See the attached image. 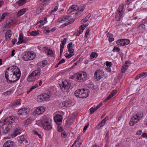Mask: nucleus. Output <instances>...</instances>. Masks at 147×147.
I'll use <instances>...</instances> for the list:
<instances>
[{
  "label": "nucleus",
  "instance_id": "nucleus-1",
  "mask_svg": "<svg viewBox=\"0 0 147 147\" xmlns=\"http://www.w3.org/2000/svg\"><path fill=\"white\" fill-rule=\"evenodd\" d=\"M76 77L75 79L76 81L79 82H84L88 79L87 74L86 72L83 71H80L75 74Z\"/></svg>",
  "mask_w": 147,
  "mask_h": 147
},
{
  "label": "nucleus",
  "instance_id": "nucleus-2",
  "mask_svg": "<svg viewBox=\"0 0 147 147\" xmlns=\"http://www.w3.org/2000/svg\"><path fill=\"white\" fill-rule=\"evenodd\" d=\"M88 90L86 89H81L76 90L74 94L75 96L81 98L87 97L88 95Z\"/></svg>",
  "mask_w": 147,
  "mask_h": 147
},
{
  "label": "nucleus",
  "instance_id": "nucleus-3",
  "mask_svg": "<svg viewBox=\"0 0 147 147\" xmlns=\"http://www.w3.org/2000/svg\"><path fill=\"white\" fill-rule=\"evenodd\" d=\"M36 57L35 54L33 52L26 51L23 54L22 59L24 61L31 60L34 59Z\"/></svg>",
  "mask_w": 147,
  "mask_h": 147
},
{
  "label": "nucleus",
  "instance_id": "nucleus-4",
  "mask_svg": "<svg viewBox=\"0 0 147 147\" xmlns=\"http://www.w3.org/2000/svg\"><path fill=\"white\" fill-rule=\"evenodd\" d=\"M41 70L38 67L36 70L33 71L29 76L27 80L29 81H32L33 79H36L37 77H39L40 74Z\"/></svg>",
  "mask_w": 147,
  "mask_h": 147
},
{
  "label": "nucleus",
  "instance_id": "nucleus-5",
  "mask_svg": "<svg viewBox=\"0 0 147 147\" xmlns=\"http://www.w3.org/2000/svg\"><path fill=\"white\" fill-rule=\"evenodd\" d=\"M18 69H20L16 66H12L11 67L10 71H6L5 72V76L6 80H8V77H11L13 74L16 73Z\"/></svg>",
  "mask_w": 147,
  "mask_h": 147
},
{
  "label": "nucleus",
  "instance_id": "nucleus-6",
  "mask_svg": "<svg viewBox=\"0 0 147 147\" xmlns=\"http://www.w3.org/2000/svg\"><path fill=\"white\" fill-rule=\"evenodd\" d=\"M18 71L13 74L11 77V80H6L8 84H12L17 81L20 78L21 75V72L20 69H18Z\"/></svg>",
  "mask_w": 147,
  "mask_h": 147
},
{
  "label": "nucleus",
  "instance_id": "nucleus-7",
  "mask_svg": "<svg viewBox=\"0 0 147 147\" xmlns=\"http://www.w3.org/2000/svg\"><path fill=\"white\" fill-rule=\"evenodd\" d=\"M59 85L63 92H69L68 90L71 86V84L69 82L66 80H63L62 84H60Z\"/></svg>",
  "mask_w": 147,
  "mask_h": 147
},
{
  "label": "nucleus",
  "instance_id": "nucleus-8",
  "mask_svg": "<svg viewBox=\"0 0 147 147\" xmlns=\"http://www.w3.org/2000/svg\"><path fill=\"white\" fill-rule=\"evenodd\" d=\"M50 96L49 93H43L38 95L37 97V100L38 102L47 101L49 98Z\"/></svg>",
  "mask_w": 147,
  "mask_h": 147
},
{
  "label": "nucleus",
  "instance_id": "nucleus-9",
  "mask_svg": "<svg viewBox=\"0 0 147 147\" xmlns=\"http://www.w3.org/2000/svg\"><path fill=\"white\" fill-rule=\"evenodd\" d=\"M71 17L70 16H65L64 18H61L58 19L60 23H61L62 21L65 20L67 19H69V20H68V23H65L63 24L61 26V27H63L69 24H70L74 22V20L72 18H69Z\"/></svg>",
  "mask_w": 147,
  "mask_h": 147
},
{
  "label": "nucleus",
  "instance_id": "nucleus-10",
  "mask_svg": "<svg viewBox=\"0 0 147 147\" xmlns=\"http://www.w3.org/2000/svg\"><path fill=\"white\" fill-rule=\"evenodd\" d=\"M71 17L70 16H65L64 18H61L58 19L60 23H61L62 21L65 20L67 19H69V20H68V23H65L63 24L61 26V27H63L69 24H70L74 22V20L72 18H69Z\"/></svg>",
  "mask_w": 147,
  "mask_h": 147
},
{
  "label": "nucleus",
  "instance_id": "nucleus-11",
  "mask_svg": "<svg viewBox=\"0 0 147 147\" xmlns=\"http://www.w3.org/2000/svg\"><path fill=\"white\" fill-rule=\"evenodd\" d=\"M94 78L97 80H100L104 76V71L100 69H98L95 71L94 74Z\"/></svg>",
  "mask_w": 147,
  "mask_h": 147
},
{
  "label": "nucleus",
  "instance_id": "nucleus-12",
  "mask_svg": "<svg viewBox=\"0 0 147 147\" xmlns=\"http://www.w3.org/2000/svg\"><path fill=\"white\" fill-rule=\"evenodd\" d=\"M41 124L45 130H49L52 128L51 123H49L48 121L43 120L42 121Z\"/></svg>",
  "mask_w": 147,
  "mask_h": 147
},
{
  "label": "nucleus",
  "instance_id": "nucleus-13",
  "mask_svg": "<svg viewBox=\"0 0 147 147\" xmlns=\"http://www.w3.org/2000/svg\"><path fill=\"white\" fill-rule=\"evenodd\" d=\"M130 40L128 39H120L116 42V43L118 45L123 46L128 45L130 43Z\"/></svg>",
  "mask_w": 147,
  "mask_h": 147
},
{
  "label": "nucleus",
  "instance_id": "nucleus-14",
  "mask_svg": "<svg viewBox=\"0 0 147 147\" xmlns=\"http://www.w3.org/2000/svg\"><path fill=\"white\" fill-rule=\"evenodd\" d=\"M63 117L59 115H56L54 117V121L57 125H60L62 123Z\"/></svg>",
  "mask_w": 147,
  "mask_h": 147
},
{
  "label": "nucleus",
  "instance_id": "nucleus-15",
  "mask_svg": "<svg viewBox=\"0 0 147 147\" xmlns=\"http://www.w3.org/2000/svg\"><path fill=\"white\" fill-rule=\"evenodd\" d=\"M13 116H10L5 119L4 120L3 124H10L12 125V123L14 122Z\"/></svg>",
  "mask_w": 147,
  "mask_h": 147
},
{
  "label": "nucleus",
  "instance_id": "nucleus-16",
  "mask_svg": "<svg viewBox=\"0 0 147 147\" xmlns=\"http://www.w3.org/2000/svg\"><path fill=\"white\" fill-rule=\"evenodd\" d=\"M139 120H140L138 118H137L135 115L131 117L129 124L130 125L133 126L137 123Z\"/></svg>",
  "mask_w": 147,
  "mask_h": 147
},
{
  "label": "nucleus",
  "instance_id": "nucleus-17",
  "mask_svg": "<svg viewBox=\"0 0 147 147\" xmlns=\"http://www.w3.org/2000/svg\"><path fill=\"white\" fill-rule=\"evenodd\" d=\"M45 111V109L44 107H38L34 110L33 113H35V114L40 115L42 114Z\"/></svg>",
  "mask_w": 147,
  "mask_h": 147
},
{
  "label": "nucleus",
  "instance_id": "nucleus-18",
  "mask_svg": "<svg viewBox=\"0 0 147 147\" xmlns=\"http://www.w3.org/2000/svg\"><path fill=\"white\" fill-rule=\"evenodd\" d=\"M67 39L66 38H64L63 40H61V44L60 46V55L61 56L64 49V47L65 44L67 41Z\"/></svg>",
  "mask_w": 147,
  "mask_h": 147
},
{
  "label": "nucleus",
  "instance_id": "nucleus-19",
  "mask_svg": "<svg viewBox=\"0 0 147 147\" xmlns=\"http://www.w3.org/2000/svg\"><path fill=\"white\" fill-rule=\"evenodd\" d=\"M12 125L10 124H7L3 131L4 134H5L9 133L10 130L11 129Z\"/></svg>",
  "mask_w": 147,
  "mask_h": 147
},
{
  "label": "nucleus",
  "instance_id": "nucleus-20",
  "mask_svg": "<svg viewBox=\"0 0 147 147\" xmlns=\"http://www.w3.org/2000/svg\"><path fill=\"white\" fill-rule=\"evenodd\" d=\"M13 143L12 141H7L4 143L3 147H13Z\"/></svg>",
  "mask_w": 147,
  "mask_h": 147
},
{
  "label": "nucleus",
  "instance_id": "nucleus-21",
  "mask_svg": "<svg viewBox=\"0 0 147 147\" xmlns=\"http://www.w3.org/2000/svg\"><path fill=\"white\" fill-rule=\"evenodd\" d=\"M138 31L139 33H142L145 30V25L144 24H141L138 27Z\"/></svg>",
  "mask_w": 147,
  "mask_h": 147
},
{
  "label": "nucleus",
  "instance_id": "nucleus-22",
  "mask_svg": "<svg viewBox=\"0 0 147 147\" xmlns=\"http://www.w3.org/2000/svg\"><path fill=\"white\" fill-rule=\"evenodd\" d=\"M28 9L26 8H23L20 9L18 12L16 16L17 17H19L25 13L27 11Z\"/></svg>",
  "mask_w": 147,
  "mask_h": 147
},
{
  "label": "nucleus",
  "instance_id": "nucleus-23",
  "mask_svg": "<svg viewBox=\"0 0 147 147\" xmlns=\"http://www.w3.org/2000/svg\"><path fill=\"white\" fill-rule=\"evenodd\" d=\"M27 112V109L26 108L19 109L18 112V114L19 115L25 114Z\"/></svg>",
  "mask_w": 147,
  "mask_h": 147
},
{
  "label": "nucleus",
  "instance_id": "nucleus-24",
  "mask_svg": "<svg viewBox=\"0 0 147 147\" xmlns=\"http://www.w3.org/2000/svg\"><path fill=\"white\" fill-rule=\"evenodd\" d=\"M144 76V77L146 78L147 76V72H143L139 75H137L135 79L136 80H137L140 78Z\"/></svg>",
  "mask_w": 147,
  "mask_h": 147
},
{
  "label": "nucleus",
  "instance_id": "nucleus-25",
  "mask_svg": "<svg viewBox=\"0 0 147 147\" xmlns=\"http://www.w3.org/2000/svg\"><path fill=\"white\" fill-rule=\"evenodd\" d=\"M18 140L20 143H22L23 141H24L26 143L27 142V141L26 140V137L24 136H22L19 137L18 138Z\"/></svg>",
  "mask_w": 147,
  "mask_h": 147
},
{
  "label": "nucleus",
  "instance_id": "nucleus-26",
  "mask_svg": "<svg viewBox=\"0 0 147 147\" xmlns=\"http://www.w3.org/2000/svg\"><path fill=\"white\" fill-rule=\"evenodd\" d=\"M67 47L68 49V51L70 53H74V49L73 48V43L72 42L69 43L67 45Z\"/></svg>",
  "mask_w": 147,
  "mask_h": 147
},
{
  "label": "nucleus",
  "instance_id": "nucleus-27",
  "mask_svg": "<svg viewBox=\"0 0 147 147\" xmlns=\"http://www.w3.org/2000/svg\"><path fill=\"white\" fill-rule=\"evenodd\" d=\"M45 53L48 56L52 57L54 55V53L52 50L46 49Z\"/></svg>",
  "mask_w": 147,
  "mask_h": 147
},
{
  "label": "nucleus",
  "instance_id": "nucleus-28",
  "mask_svg": "<svg viewBox=\"0 0 147 147\" xmlns=\"http://www.w3.org/2000/svg\"><path fill=\"white\" fill-rule=\"evenodd\" d=\"M45 5L44 4H42L40 5L37 9L36 13L38 14L40 13L44 9V6Z\"/></svg>",
  "mask_w": 147,
  "mask_h": 147
},
{
  "label": "nucleus",
  "instance_id": "nucleus-29",
  "mask_svg": "<svg viewBox=\"0 0 147 147\" xmlns=\"http://www.w3.org/2000/svg\"><path fill=\"white\" fill-rule=\"evenodd\" d=\"M84 29L85 28L83 26V25H81L79 28V32L78 33H74V35L76 36H79L80 34L82 32Z\"/></svg>",
  "mask_w": 147,
  "mask_h": 147
},
{
  "label": "nucleus",
  "instance_id": "nucleus-30",
  "mask_svg": "<svg viewBox=\"0 0 147 147\" xmlns=\"http://www.w3.org/2000/svg\"><path fill=\"white\" fill-rule=\"evenodd\" d=\"M11 30H8L7 32H6L5 37V39L7 40V37L9 38L11 37Z\"/></svg>",
  "mask_w": 147,
  "mask_h": 147
},
{
  "label": "nucleus",
  "instance_id": "nucleus-31",
  "mask_svg": "<svg viewBox=\"0 0 147 147\" xmlns=\"http://www.w3.org/2000/svg\"><path fill=\"white\" fill-rule=\"evenodd\" d=\"M107 37L109 38V41L110 42L113 41L114 40V38H113V34L108 33L107 34Z\"/></svg>",
  "mask_w": 147,
  "mask_h": 147
},
{
  "label": "nucleus",
  "instance_id": "nucleus-32",
  "mask_svg": "<svg viewBox=\"0 0 147 147\" xmlns=\"http://www.w3.org/2000/svg\"><path fill=\"white\" fill-rule=\"evenodd\" d=\"M122 16V14L121 13H117L116 15L115 19L117 21H119L120 20L121 18V16Z\"/></svg>",
  "mask_w": 147,
  "mask_h": 147
},
{
  "label": "nucleus",
  "instance_id": "nucleus-33",
  "mask_svg": "<svg viewBox=\"0 0 147 147\" xmlns=\"http://www.w3.org/2000/svg\"><path fill=\"white\" fill-rule=\"evenodd\" d=\"M21 133V130L19 129L16 128L13 134V137H15Z\"/></svg>",
  "mask_w": 147,
  "mask_h": 147
},
{
  "label": "nucleus",
  "instance_id": "nucleus-34",
  "mask_svg": "<svg viewBox=\"0 0 147 147\" xmlns=\"http://www.w3.org/2000/svg\"><path fill=\"white\" fill-rule=\"evenodd\" d=\"M26 2V0H19L16 2V3L19 6H21L25 4Z\"/></svg>",
  "mask_w": 147,
  "mask_h": 147
},
{
  "label": "nucleus",
  "instance_id": "nucleus-35",
  "mask_svg": "<svg viewBox=\"0 0 147 147\" xmlns=\"http://www.w3.org/2000/svg\"><path fill=\"white\" fill-rule=\"evenodd\" d=\"M18 39L19 41H21V43H24L26 41V40L23 39V36L21 33H20L19 34Z\"/></svg>",
  "mask_w": 147,
  "mask_h": 147
},
{
  "label": "nucleus",
  "instance_id": "nucleus-36",
  "mask_svg": "<svg viewBox=\"0 0 147 147\" xmlns=\"http://www.w3.org/2000/svg\"><path fill=\"white\" fill-rule=\"evenodd\" d=\"M47 63V61L46 60H44L38 63L39 66H41L42 67H45Z\"/></svg>",
  "mask_w": 147,
  "mask_h": 147
},
{
  "label": "nucleus",
  "instance_id": "nucleus-37",
  "mask_svg": "<svg viewBox=\"0 0 147 147\" xmlns=\"http://www.w3.org/2000/svg\"><path fill=\"white\" fill-rule=\"evenodd\" d=\"M73 120L70 119H68L66 121V125L67 127H69V126L73 124Z\"/></svg>",
  "mask_w": 147,
  "mask_h": 147
},
{
  "label": "nucleus",
  "instance_id": "nucleus-38",
  "mask_svg": "<svg viewBox=\"0 0 147 147\" xmlns=\"http://www.w3.org/2000/svg\"><path fill=\"white\" fill-rule=\"evenodd\" d=\"M136 115L137 117V118H138L140 120L143 117V113L142 112H140L137 113Z\"/></svg>",
  "mask_w": 147,
  "mask_h": 147
},
{
  "label": "nucleus",
  "instance_id": "nucleus-39",
  "mask_svg": "<svg viewBox=\"0 0 147 147\" xmlns=\"http://www.w3.org/2000/svg\"><path fill=\"white\" fill-rule=\"evenodd\" d=\"M83 7L81 9L76 13H74L75 14V16L76 17L78 16L79 15H80L81 13L84 10V8Z\"/></svg>",
  "mask_w": 147,
  "mask_h": 147
},
{
  "label": "nucleus",
  "instance_id": "nucleus-40",
  "mask_svg": "<svg viewBox=\"0 0 147 147\" xmlns=\"http://www.w3.org/2000/svg\"><path fill=\"white\" fill-rule=\"evenodd\" d=\"M13 92V90H10L3 92V95H5L6 94L7 95H9L12 93Z\"/></svg>",
  "mask_w": 147,
  "mask_h": 147
},
{
  "label": "nucleus",
  "instance_id": "nucleus-41",
  "mask_svg": "<svg viewBox=\"0 0 147 147\" xmlns=\"http://www.w3.org/2000/svg\"><path fill=\"white\" fill-rule=\"evenodd\" d=\"M105 124L102 122L101 121L98 124L96 127V128L97 129H99L102 127L104 126Z\"/></svg>",
  "mask_w": 147,
  "mask_h": 147
},
{
  "label": "nucleus",
  "instance_id": "nucleus-42",
  "mask_svg": "<svg viewBox=\"0 0 147 147\" xmlns=\"http://www.w3.org/2000/svg\"><path fill=\"white\" fill-rule=\"evenodd\" d=\"M74 55L73 53H70L69 54H68L67 53H66L65 54V56L66 57V58L69 59L71 58Z\"/></svg>",
  "mask_w": 147,
  "mask_h": 147
},
{
  "label": "nucleus",
  "instance_id": "nucleus-43",
  "mask_svg": "<svg viewBox=\"0 0 147 147\" xmlns=\"http://www.w3.org/2000/svg\"><path fill=\"white\" fill-rule=\"evenodd\" d=\"M74 11V5H72L67 10V14H70Z\"/></svg>",
  "mask_w": 147,
  "mask_h": 147
},
{
  "label": "nucleus",
  "instance_id": "nucleus-44",
  "mask_svg": "<svg viewBox=\"0 0 147 147\" xmlns=\"http://www.w3.org/2000/svg\"><path fill=\"white\" fill-rule=\"evenodd\" d=\"M39 33L38 31H32L30 32V34L31 36H36L38 35Z\"/></svg>",
  "mask_w": 147,
  "mask_h": 147
},
{
  "label": "nucleus",
  "instance_id": "nucleus-45",
  "mask_svg": "<svg viewBox=\"0 0 147 147\" xmlns=\"http://www.w3.org/2000/svg\"><path fill=\"white\" fill-rule=\"evenodd\" d=\"M124 8L123 5H120L119 7L117 10L118 12L120 13H121V11H123V10Z\"/></svg>",
  "mask_w": 147,
  "mask_h": 147
},
{
  "label": "nucleus",
  "instance_id": "nucleus-46",
  "mask_svg": "<svg viewBox=\"0 0 147 147\" xmlns=\"http://www.w3.org/2000/svg\"><path fill=\"white\" fill-rule=\"evenodd\" d=\"M31 120L30 119H28L25 120L24 123L25 125H28L31 123Z\"/></svg>",
  "mask_w": 147,
  "mask_h": 147
},
{
  "label": "nucleus",
  "instance_id": "nucleus-47",
  "mask_svg": "<svg viewBox=\"0 0 147 147\" xmlns=\"http://www.w3.org/2000/svg\"><path fill=\"white\" fill-rule=\"evenodd\" d=\"M120 49L119 48L115 47L113 50V52H118L120 51Z\"/></svg>",
  "mask_w": 147,
  "mask_h": 147
},
{
  "label": "nucleus",
  "instance_id": "nucleus-48",
  "mask_svg": "<svg viewBox=\"0 0 147 147\" xmlns=\"http://www.w3.org/2000/svg\"><path fill=\"white\" fill-rule=\"evenodd\" d=\"M57 128L58 131L59 132H61L63 131V127L61 126L60 125H58Z\"/></svg>",
  "mask_w": 147,
  "mask_h": 147
},
{
  "label": "nucleus",
  "instance_id": "nucleus-49",
  "mask_svg": "<svg viewBox=\"0 0 147 147\" xmlns=\"http://www.w3.org/2000/svg\"><path fill=\"white\" fill-rule=\"evenodd\" d=\"M98 55L97 53H96L92 52V53L90 56L92 57V58H95L97 57Z\"/></svg>",
  "mask_w": 147,
  "mask_h": 147
},
{
  "label": "nucleus",
  "instance_id": "nucleus-50",
  "mask_svg": "<svg viewBox=\"0 0 147 147\" xmlns=\"http://www.w3.org/2000/svg\"><path fill=\"white\" fill-rule=\"evenodd\" d=\"M106 65L108 67H111L112 65V63L111 62L106 61Z\"/></svg>",
  "mask_w": 147,
  "mask_h": 147
},
{
  "label": "nucleus",
  "instance_id": "nucleus-51",
  "mask_svg": "<svg viewBox=\"0 0 147 147\" xmlns=\"http://www.w3.org/2000/svg\"><path fill=\"white\" fill-rule=\"evenodd\" d=\"M90 113L91 114H93L95 111H96L94 108H93V107L91 108L90 109Z\"/></svg>",
  "mask_w": 147,
  "mask_h": 147
},
{
  "label": "nucleus",
  "instance_id": "nucleus-52",
  "mask_svg": "<svg viewBox=\"0 0 147 147\" xmlns=\"http://www.w3.org/2000/svg\"><path fill=\"white\" fill-rule=\"evenodd\" d=\"M88 20V18H87L86 17L84 18V19H83L82 20V21H81V22L82 24L86 23L87 22V21Z\"/></svg>",
  "mask_w": 147,
  "mask_h": 147
},
{
  "label": "nucleus",
  "instance_id": "nucleus-53",
  "mask_svg": "<svg viewBox=\"0 0 147 147\" xmlns=\"http://www.w3.org/2000/svg\"><path fill=\"white\" fill-rule=\"evenodd\" d=\"M33 133L34 134H36V135H38V137L39 138H42V136H41V134H38L37 131H34Z\"/></svg>",
  "mask_w": 147,
  "mask_h": 147
},
{
  "label": "nucleus",
  "instance_id": "nucleus-54",
  "mask_svg": "<svg viewBox=\"0 0 147 147\" xmlns=\"http://www.w3.org/2000/svg\"><path fill=\"white\" fill-rule=\"evenodd\" d=\"M89 125V123H88L84 126L83 129V132L84 133H85L86 132V131L87 129V128L88 127Z\"/></svg>",
  "mask_w": 147,
  "mask_h": 147
},
{
  "label": "nucleus",
  "instance_id": "nucleus-55",
  "mask_svg": "<svg viewBox=\"0 0 147 147\" xmlns=\"http://www.w3.org/2000/svg\"><path fill=\"white\" fill-rule=\"evenodd\" d=\"M21 104L20 103V99H18L15 101V103L14 105H19Z\"/></svg>",
  "mask_w": 147,
  "mask_h": 147
},
{
  "label": "nucleus",
  "instance_id": "nucleus-56",
  "mask_svg": "<svg viewBox=\"0 0 147 147\" xmlns=\"http://www.w3.org/2000/svg\"><path fill=\"white\" fill-rule=\"evenodd\" d=\"M7 13H3L2 14V16H1V19H4L5 18L7 15Z\"/></svg>",
  "mask_w": 147,
  "mask_h": 147
},
{
  "label": "nucleus",
  "instance_id": "nucleus-57",
  "mask_svg": "<svg viewBox=\"0 0 147 147\" xmlns=\"http://www.w3.org/2000/svg\"><path fill=\"white\" fill-rule=\"evenodd\" d=\"M116 93L117 92L116 91L113 90L112 92L110 94L111 95V97H113L116 94Z\"/></svg>",
  "mask_w": 147,
  "mask_h": 147
},
{
  "label": "nucleus",
  "instance_id": "nucleus-58",
  "mask_svg": "<svg viewBox=\"0 0 147 147\" xmlns=\"http://www.w3.org/2000/svg\"><path fill=\"white\" fill-rule=\"evenodd\" d=\"M63 103L64 104V107H68L69 105V104L67 101H65L63 102Z\"/></svg>",
  "mask_w": 147,
  "mask_h": 147
},
{
  "label": "nucleus",
  "instance_id": "nucleus-59",
  "mask_svg": "<svg viewBox=\"0 0 147 147\" xmlns=\"http://www.w3.org/2000/svg\"><path fill=\"white\" fill-rule=\"evenodd\" d=\"M65 61V60L64 59H62L58 63V65H60L61 63H64Z\"/></svg>",
  "mask_w": 147,
  "mask_h": 147
},
{
  "label": "nucleus",
  "instance_id": "nucleus-60",
  "mask_svg": "<svg viewBox=\"0 0 147 147\" xmlns=\"http://www.w3.org/2000/svg\"><path fill=\"white\" fill-rule=\"evenodd\" d=\"M58 7L57 6H56L54 9H53V10H52L51 12V13H52L54 11H56L58 9Z\"/></svg>",
  "mask_w": 147,
  "mask_h": 147
},
{
  "label": "nucleus",
  "instance_id": "nucleus-61",
  "mask_svg": "<svg viewBox=\"0 0 147 147\" xmlns=\"http://www.w3.org/2000/svg\"><path fill=\"white\" fill-rule=\"evenodd\" d=\"M80 138V136H78L77 139L75 141V142H74V145L77 143V142L79 140Z\"/></svg>",
  "mask_w": 147,
  "mask_h": 147
},
{
  "label": "nucleus",
  "instance_id": "nucleus-62",
  "mask_svg": "<svg viewBox=\"0 0 147 147\" xmlns=\"http://www.w3.org/2000/svg\"><path fill=\"white\" fill-rule=\"evenodd\" d=\"M142 133V130H138L136 134L138 135H141Z\"/></svg>",
  "mask_w": 147,
  "mask_h": 147
},
{
  "label": "nucleus",
  "instance_id": "nucleus-63",
  "mask_svg": "<svg viewBox=\"0 0 147 147\" xmlns=\"http://www.w3.org/2000/svg\"><path fill=\"white\" fill-rule=\"evenodd\" d=\"M38 87V85L37 84H36L34 86H33L32 87L33 90L35 89V88H36Z\"/></svg>",
  "mask_w": 147,
  "mask_h": 147
},
{
  "label": "nucleus",
  "instance_id": "nucleus-64",
  "mask_svg": "<svg viewBox=\"0 0 147 147\" xmlns=\"http://www.w3.org/2000/svg\"><path fill=\"white\" fill-rule=\"evenodd\" d=\"M17 41V40L16 39H13L12 40H11V42L12 43V44L14 45V44H15V43Z\"/></svg>",
  "mask_w": 147,
  "mask_h": 147
}]
</instances>
